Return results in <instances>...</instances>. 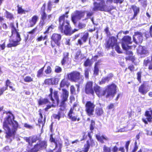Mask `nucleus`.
<instances>
[{
  "instance_id": "nucleus-1",
  "label": "nucleus",
  "mask_w": 152,
  "mask_h": 152,
  "mask_svg": "<svg viewBox=\"0 0 152 152\" xmlns=\"http://www.w3.org/2000/svg\"><path fill=\"white\" fill-rule=\"evenodd\" d=\"M5 113L9 114L4 118L2 128L5 131V138L9 139L15 137L19 125L18 122L15 120V117L10 111H6Z\"/></svg>"
},
{
  "instance_id": "nucleus-2",
  "label": "nucleus",
  "mask_w": 152,
  "mask_h": 152,
  "mask_svg": "<svg viewBox=\"0 0 152 152\" xmlns=\"http://www.w3.org/2000/svg\"><path fill=\"white\" fill-rule=\"evenodd\" d=\"M69 12V11L66 12L65 14L60 16L58 18L59 26L58 29L61 33L67 36H70L78 30L75 28L72 30L70 21L68 20H65V18H67L69 17L68 14Z\"/></svg>"
},
{
  "instance_id": "nucleus-3",
  "label": "nucleus",
  "mask_w": 152,
  "mask_h": 152,
  "mask_svg": "<svg viewBox=\"0 0 152 152\" xmlns=\"http://www.w3.org/2000/svg\"><path fill=\"white\" fill-rule=\"evenodd\" d=\"M117 86L114 83L107 85L106 88L104 90H102L101 87L98 85L94 86L93 88L94 95V92L99 97L105 96L106 98L111 96L113 97L116 93Z\"/></svg>"
},
{
  "instance_id": "nucleus-4",
  "label": "nucleus",
  "mask_w": 152,
  "mask_h": 152,
  "mask_svg": "<svg viewBox=\"0 0 152 152\" xmlns=\"http://www.w3.org/2000/svg\"><path fill=\"white\" fill-rule=\"evenodd\" d=\"M10 26L11 28V35L9 39L10 43L7 45V47L8 48L15 47L20 45L22 39L19 30L16 28L13 23H11Z\"/></svg>"
},
{
  "instance_id": "nucleus-5",
  "label": "nucleus",
  "mask_w": 152,
  "mask_h": 152,
  "mask_svg": "<svg viewBox=\"0 0 152 152\" xmlns=\"http://www.w3.org/2000/svg\"><path fill=\"white\" fill-rule=\"evenodd\" d=\"M50 93L48 95V97L50 98L52 102L51 105H47L45 109V111H47L48 109L52 107H54L58 105L59 99L58 94V91L55 90L53 92V89L52 88H50Z\"/></svg>"
},
{
  "instance_id": "nucleus-6",
  "label": "nucleus",
  "mask_w": 152,
  "mask_h": 152,
  "mask_svg": "<svg viewBox=\"0 0 152 152\" xmlns=\"http://www.w3.org/2000/svg\"><path fill=\"white\" fill-rule=\"evenodd\" d=\"M61 38V34L56 33L53 34L50 37V45L52 48L54 50L55 54H56L60 50Z\"/></svg>"
},
{
  "instance_id": "nucleus-7",
  "label": "nucleus",
  "mask_w": 152,
  "mask_h": 152,
  "mask_svg": "<svg viewBox=\"0 0 152 152\" xmlns=\"http://www.w3.org/2000/svg\"><path fill=\"white\" fill-rule=\"evenodd\" d=\"M62 93L61 95V102L60 106V110L61 111H64L65 110L66 104L65 102L68 100V98L69 95V93L66 89L63 88L62 89Z\"/></svg>"
},
{
  "instance_id": "nucleus-8",
  "label": "nucleus",
  "mask_w": 152,
  "mask_h": 152,
  "mask_svg": "<svg viewBox=\"0 0 152 152\" xmlns=\"http://www.w3.org/2000/svg\"><path fill=\"white\" fill-rule=\"evenodd\" d=\"M95 105L94 103L91 101L86 102L85 104V111L88 116H91L94 115V112Z\"/></svg>"
},
{
  "instance_id": "nucleus-9",
  "label": "nucleus",
  "mask_w": 152,
  "mask_h": 152,
  "mask_svg": "<svg viewBox=\"0 0 152 152\" xmlns=\"http://www.w3.org/2000/svg\"><path fill=\"white\" fill-rule=\"evenodd\" d=\"M69 80L72 82H76L81 78L80 73L76 71H73L67 75Z\"/></svg>"
},
{
  "instance_id": "nucleus-10",
  "label": "nucleus",
  "mask_w": 152,
  "mask_h": 152,
  "mask_svg": "<svg viewBox=\"0 0 152 152\" xmlns=\"http://www.w3.org/2000/svg\"><path fill=\"white\" fill-rule=\"evenodd\" d=\"M132 42L131 37L129 36H125L122 39V45L124 50L130 49L132 46L128 45L132 44Z\"/></svg>"
},
{
  "instance_id": "nucleus-11",
  "label": "nucleus",
  "mask_w": 152,
  "mask_h": 152,
  "mask_svg": "<svg viewBox=\"0 0 152 152\" xmlns=\"http://www.w3.org/2000/svg\"><path fill=\"white\" fill-rule=\"evenodd\" d=\"M117 41V39L115 37H110L108 39L106 40L104 44L105 48L107 49H109L110 48L113 49L114 45Z\"/></svg>"
},
{
  "instance_id": "nucleus-12",
  "label": "nucleus",
  "mask_w": 152,
  "mask_h": 152,
  "mask_svg": "<svg viewBox=\"0 0 152 152\" xmlns=\"http://www.w3.org/2000/svg\"><path fill=\"white\" fill-rule=\"evenodd\" d=\"M77 104L74 103L72 107H71L67 114L69 118L72 121H79L80 120V118L78 117L77 115L73 116V115L74 114V110L75 107L77 106Z\"/></svg>"
},
{
  "instance_id": "nucleus-13",
  "label": "nucleus",
  "mask_w": 152,
  "mask_h": 152,
  "mask_svg": "<svg viewBox=\"0 0 152 152\" xmlns=\"http://www.w3.org/2000/svg\"><path fill=\"white\" fill-rule=\"evenodd\" d=\"M85 13L86 11H76L75 12V15H72L71 17L72 21L74 24H76V19L80 20L81 18H84Z\"/></svg>"
},
{
  "instance_id": "nucleus-14",
  "label": "nucleus",
  "mask_w": 152,
  "mask_h": 152,
  "mask_svg": "<svg viewBox=\"0 0 152 152\" xmlns=\"http://www.w3.org/2000/svg\"><path fill=\"white\" fill-rule=\"evenodd\" d=\"M144 115L146 117V118H142V120L145 124H147L148 122H151L152 121V109L150 107L148 110L145 111Z\"/></svg>"
},
{
  "instance_id": "nucleus-15",
  "label": "nucleus",
  "mask_w": 152,
  "mask_h": 152,
  "mask_svg": "<svg viewBox=\"0 0 152 152\" xmlns=\"http://www.w3.org/2000/svg\"><path fill=\"white\" fill-rule=\"evenodd\" d=\"M85 92L87 94L94 95L93 82L91 81H87L85 85Z\"/></svg>"
},
{
  "instance_id": "nucleus-16",
  "label": "nucleus",
  "mask_w": 152,
  "mask_h": 152,
  "mask_svg": "<svg viewBox=\"0 0 152 152\" xmlns=\"http://www.w3.org/2000/svg\"><path fill=\"white\" fill-rule=\"evenodd\" d=\"M134 42L137 44L141 43L143 40V34L142 33L137 31L134 33L133 37Z\"/></svg>"
},
{
  "instance_id": "nucleus-17",
  "label": "nucleus",
  "mask_w": 152,
  "mask_h": 152,
  "mask_svg": "<svg viewBox=\"0 0 152 152\" xmlns=\"http://www.w3.org/2000/svg\"><path fill=\"white\" fill-rule=\"evenodd\" d=\"M49 140L50 142H54L55 143V148L58 147V149L56 152H61V148L62 146V142H59L58 140H56L55 138L53 137V135L52 134L50 135Z\"/></svg>"
},
{
  "instance_id": "nucleus-18",
  "label": "nucleus",
  "mask_w": 152,
  "mask_h": 152,
  "mask_svg": "<svg viewBox=\"0 0 152 152\" xmlns=\"http://www.w3.org/2000/svg\"><path fill=\"white\" fill-rule=\"evenodd\" d=\"M95 124V121L93 119L91 120L89 126L90 130L91 132H88V137L89 139L87 140H88V141L93 142H95L94 140L92 138V137L91 134L93 133V130L94 129Z\"/></svg>"
},
{
  "instance_id": "nucleus-19",
  "label": "nucleus",
  "mask_w": 152,
  "mask_h": 152,
  "mask_svg": "<svg viewBox=\"0 0 152 152\" xmlns=\"http://www.w3.org/2000/svg\"><path fill=\"white\" fill-rule=\"evenodd\" d=\"M128 50H126L124 54L128 56L125 58V60L126 61L130 60L132 62L134 63L135 60V58L134 56H133V53L132 51Z\"/></svg>"
},
{
  "instance_id": "nucleus-20",
  "label": "nucleus",
  "mask_w": 152,
  "mask_h": 152,
  "mask_svg": "<svg viewBox=\"0 0 152 152\" xmlns=\"http://www.w3.org/2000/svg\"><path fill=\"white\" fill-rule=\"evenodd\" d=\"M46 5L45 3L43 4L40 11V19L41 20L43 21H45L47 18V15L45 12Z\"/></svg>"
},
{
  "instance_id": "nucleus-21",
  "label": "nucleus",
  "mask_w": 152,
  "mask_h": 152,
  "mask_svg": "<svg viewBox=\"0 0 152 152\" xmlns=\"http://www.w3.org/2000/svg\"><path fill=\"white\" fill-rule=\"evenodd\" d=\"M131 7L134 12V13L132 17L130 18L129 17L128 18L130 20H132L135 18V17L137 16L138 14L139 13L140 11V9L139 7H137L135 5H132Z\"/></svg>"
},
{
  "instance_id": "nucleus-22",
  "label": "nucleus",
  "mask_w": 152,
  "mask_h": 152,
  "mask_svg": "<svg viewBox=\"0 0 152 152\" xmlns=\"http://www.w3.org/2000/svg\"><path fill=\"white\" fill-rule=\"evenodd\" d=\"M39 19V17L38 15H34L29 20V27H32L34 26L36 24Z\"/></svg>"
},
{
  "instance_id": "nucleus-23",
  "label": "nucleus",
  "mask_w": 152,
  "mask_h": 152,
  "mask_svg": "<svg viewBox=\"0 0 152 152\" xmlns=\"http://www.w3.org/2000/svg\"><path fill=\"white\" fill-rule=\"evenodd\" d=\"M137 52L138 54L146 55L148 53V51L145 46L139 45L137 50Z\"/></svg>"
},
{
  "instance_id": "nucleus-24",
  "label": "nucleus",
  "mask_w": 152,
  "mask_h": 152,
  "mask_svg": "<svg viewBox=\"0 0 152 152\" xmlns=\"http://www.w3.org/2000/svg\"><path fill=\"white\" fill-rule=\"evenodd\" d=\"M95 145V143L88 141L87 140L86 143L84 145L83 151L84 152H88L90 147H93Z\"/></svg>"
},
{
  "instance_id": "nucleus-25",
  "label": "nucleus",
  "mask_w": 152,
  "mask_h": 152,
  "mask_svg": "<svg viewBox=\"0 0 152 152\" xmlns=\"http://www.w3.org/2000/svg\"><path fill=\"white\" fill-rule=\"evenodd\" d=\"M113 76V74H109L108 76L102 78L101 80L99 82V84L102 85L105 83L106 82L108 83L109 80L112 79Z\"/></svg>"
},
{
  "instance_id": "nucleus-26",
  "label": "nucleus",
  "mask_w": 152,
  "mask_h": 152,
  "mask_svg": "<svg viewBox=\"0 0 152 152\" xmlns=\"http://www.w3.org/2000/svg\"><path fill=\"white\" fill-rule=\"evenodd\" d=\"M148 91L144 83L141 84L138 88V92L142 95H145Z\"/></svg>"
},
{
  "instance_id": "nucleus-27",
  "label": "nucleus",
  "mask_w": 152,
  "mask_h": 152,
  "mask_svg": "<svg viewBox=\"0 0 152 152\" xmlns=\"http://www.w3.org/2000/svg\"><path fill=\"white\" fill-rule=\"evenodd\" d=\"M69 53L68 52H65L63 53V57L61 61L62 65L64 66L68 61Z\"/></svg>"
},
{
  "instance_id": "nucleus-28",
  "label": "nucleus",
  "mask_w": 152,
  "mask_h": 152,
  "mask_svg": "<svg viewBox=\"0 0 152 152\" xmlns=\"http://www.w3.org/2000/svg\"><path fill=\"white\" fill-rule=\"evenodd\" d=\"M95 136L98 141L102 143H104V141H107L109 140V139L107 137H104L103 135L100 136L96 134Z\"/></svg>"
},
{
  "instance_id": "nucleus-29",
  "label": "nucleus",
  "mask_w": 152,
  "mask_h": 152,
  "mask_svg": "<svg viewBox=\"0 0 152 152\" xmlns=\"http://www.w3.org/2000/svg\"><path fill=\"white\" fill-rule=\"evenodd\" d=\"M143 65L145 66H148V69L152 70V61L148 59L144 60L143 61Z\"/></svg>"
},
{
  "instance_id": "nucleus-30",
  "label": "nucleus",
  "mask_w": 152,
  "mask_h": 152,
  "mask_svg": "<svg viewBox=\"0 0 152 152\" xmlns=\"http://www.w3.org/2000/svg\"><path fill=\"white\" fill-rule=\"evenodd\" d=\"M104 111L102 108L100 107H96L95 110V114L97 116H102L103 114Z\"/></svg>"
},
{
  "instance_id": "nucleus-31",
  "label": "nucleus",
  "mask_w": 152,
  "mask_h": 152,
  "mask_svg": "<svg viewBox=\"0 0 152 152\" xmlns=\"http://www.w3.org/2000/svg\"><path fill=\"white\" fill-rule=\"evenodd\" d=\"M70 85L69 82L65 79H62L60 84V86L61 88H63L65 86L68 87Z\"/></svg>"
},
{
  "instance_id": "nucleus-32",
  "label": "nucleus",
  "mask_w": 152,
  "mask_h": 152,
  "mask_svg": "<svg viewBox=\"0 0 152 152\" xmlns=\"http://www.w3.org/2000/svg\"><path fill=\"white\" fill-rule=\"evenodd\" d=\"M38 104L39 105H41L45 104H46L49 103L50 102L47 98L43 99H39L38 101Z\"/></svg>"
},
{
  "instance_id": "nucleus-33",
  "label": "nucleus",
  "mask_w": 152,
  "mask_h": 152,
  "mask_svg": "<svg viewBox=\"0 0 152 152\" xmlns=\"http://www.w3.org/2000/svg\"><path fill=\"white\" fill-rule=\"evenodd\" d=\"M45 64L44 66L39 69L37 71V76L38 78H39L42 77L44 74V70Z\"/></svg>"
},
{
  "instance_id": "nucleus-34",
  "label": "nucleus",
  "mask_w": 152,
  "mask_h": 152,
  "mask_svg": "<svg viewBox=\"0 0 152 152\" xmlns=\"http://www.w3.org/2000/svg\"><path fill=\"white\" fill-rule=\"evenodd\" d=\"M83 34L81 36L82 39L86 42L89 37V34L87 31H85L82 33Z\"/></svg>"
},
{
  "instance_id": "nucleus-35",
  "label": "nucleus",
  "mask_w": 152,
  "mask_h": 152,
  "mask_svg": "<svg viewBox=\"0 0 152 152\" xmlns=\"http://www.w3.org/2000/svg\"><path fill=\"white\" fill-rule=\"evenodd\" d=\"M121 151V152H125L124 147H120L118 148L117 145H115L113 146L112 149L113 152H117L118 150Z\"/></svg>"
},
{
  "instance_id": "nucleus-36",
  "label": "nucleus",
  "mask_w": 152,
  "mask_h": 152,
  "mask_svg": "<svg viewBox=\"0 0 152 152\" xmlns=\"http://www.w3.org/2000/svg\"><path fill=\"white\" fill-rule=\"evenodd\" d=\"M56 27L53 24H51L48 27L46 30L43 32L44 34H48L50 32L52 31Z\"/></svg>"
},
{
  "instance_id": "nucleus-37",
  "label": "nucleus",
  "mask_w": 152,
  "mask_h": 152,
  "mask_svg": "<svg viewBox=\"0 0 152 152\" xmlns=\"http://www.w3.org/2000/svg\"><path fill=\"white\" fill-rule=\"evenodd\" d=\"M11 82L10 80L9 79H7L5 81V87L8 89V87H9V88L12 89V90L13 91H15V88H13V86H10L11 84Z\"/></svg>"
},
{
  "instance_id": "nucleus-38",
  "label": "nucleus",
  "mask_w": 152,
  "mask_h": 152,
  "mask_svg": "<svg viewBox=\"0 0 152 152\" xmlns=\"http://www.w3.org/2000/svg\"><path fill=\"white\" fill-rule=\"evenodd\" d=\"M5 17L7 19H8L10 20H12L14 19V17L13 14L8 11L7 10H6L5 12Z\"/></svg>"
},
{
  "instance_id": "nucleus-39",
  "label": "nucleus",
  "mask_w": 152,
  "mask_h": 152,
  "mask_svg": "<svg viewBox=\"0 0 152 152\" xmlns=\"http://www.w3.org/2000/svg\"><path fill=\"white\" fill-rule=\"evenodd\" d=\"M46 120V117L45 116L44 118L43 119V118H39L38 119V124L40 126L41 125H42V128H43L45 124Z\"/></svg>"
},
{
  "instance_id": "nucleus-40",
  "label": "nucleus",
  "mask_w": 152,
  "mask_h": 152,
  "mask_svg": "<svg viewBox=\"0 0 152 152\" xmlns=\"http://www.w3.org/2000/svg\"><path fill=\"white\" fill-rule=\"evenodd\" d=\"M81 56V51L80 50H79L76 52L74 56V58L76 61H78Z\"/></svg>"
},
{
  "instance_id": "nucleus-41",
  "label": "nucleus",
  "mask_w": 152,
  "mask_h": 152,
  "mask_svg": "<svg viewBox=\"0 0 152 152\" xmlns=\"http://www.w3.org/2000/svg\"><path fill=\"white\" fill-rule=\"evenodd\" d=\"M45 73L46 75H50L52 72V70L50 66H48L45 70Z\"/></svg>"
},
{
  "instance_id": "nucleus-42",
  "label": "nucleus",
  "mask_w": 152,
  "mask_h": 152,
  "mask_svg": "<svg viewBox=\"0 0 152 152\" xmlns=\"http://www.w3.org/2000/svg\"><path fill=\"white\" fill-rule=\"evenodd\" d=\"M48 36L47 35H45L44 37H43L42 35L38 37L36 39V41L37 42H40L42 40H44L45 39H47Z\"/></svg>"
},
{
  "instance_id": "nucleus-43",
  "label": "nucleus",
  "mask_w": 152,
  "mask_h": 152,
  "mask_svg": "<svg viewBox=\"0 0 152 152\" xmlns=\"http://www.w3.org/2000/svg\"><path fill=\"white\" fill-rule=\"evenodd\" d=\"M114 47H115V50L118 53H122L120 50V48L119 45V44L118 42L117 41L115 43Z\"/></svg>"
},
{
  "instance_id": "nucleus-44",
  "label": "nucleus",
  "mask_w": 152,
  "mask_h": 152,
  "mask_svg": "<svg viewBox=\"0 0 152 152\" xmlns=\"http://www.w3.org/2000/svg\"><path fill=\"white\" fill-rule=\"evenodd\" d=\"M59 111H58L57 114H54L53 115V117L55 119H58V120H59L61 118V113L63 110L61 111L59 109Z\"/></svg>"
},
{
  "instance_id": "nucleus-45",
  "label": "nucleus",
  "mask_w": 152,
  "mask_h": 152,
  "mask_svg": "<svg viewBox=\"0 0 152 152\" xmlns=\"http://www.w3.org/2000/svg\"><path fill=\"white\" fill-rule=\"evenodd\" d=\"M92 64V63L91 62L89 58H87L84 61L83 65L85 66H90Z\"/></svg>"
},
{
  "instance_id": "nucleus-46",
  "label": "nucleus",
  "mask_w": 152,
  "mask_h": 152,
  "mask_svg": "<svg viewBox=\"0 0 152 152\" xmlns=\"http://www.w3.org/2000/svg\"><path fill=\"white\" fill-rule=\"evenodd\" d=\"M102 152H111V148L105 145L103 146Z\"/></svg>"
},
{
  "instance_id": "nucleus-47",
  "label": "nucleus",
  "mask_w": 152,
  "mask_h": 152,
  "mask_svg": "<svg viewBox=\"0 0 152 152\" xmlns=\"http://www.w3.org/2000/svg\"><path fill=\"white\" fill-rule=\"evenodd\" d=\"M18 7L17 12L18 14H25V11L23 10L21 7H20L18 5L17 6Z\"/></svg>"
},
{
  "instance_id": "nucleus-48",
  "label": "nucleus",
  "mask_w": 152,
  "mask_h": 152,
  "mask_svg": "<svg viewBox=\"0 0 152 152\" xmlns=\"http://www.w3.org/2000/svg\"><path fill=\"white\" fill-rule=\"evenodd\" d=\"M86 42L84 41V40L82 39V38L80 37L78 39L77 42L76 43V45H79L80 46L83 45V43H85Z\"/></svg>"
},
{
  "instance_id": "nucleus-49",
  "label": "nucleus",
  "mask_w": 152,
  "mask_h": 152,
  "mask_svg": "<svg viewBox=\"0 0 152 152\" xmlns=\"http://www.w3.org/2000/svg\"><path fill=\"white\" fill-rule=\"evenodd\" d=\"M52 2L50 1H49L48 3L47 11L50 12L51 10L52 6Z\"/></svg>"
},
{
  "instance_id": "nucleus-50",
  "label": "nucleus",
  "mask_w": 152,
  "mask_h": 152,
  "mask_svg": "<svg viewBox=\"0 0 152 152\" xmlns=\"http://www.w3.org/2000/svg\"><path fill=\"white\" fill-rule=\"evenodd\" d=\"M52 85H56L58 84V80L57 78L55 77H52L50 78Z\"/></svg>"
},
{
  "instance_id": "nucleus-51",
  "label": "nucleus",
  "mask_w": 152,
  "mask_h": 152,
  "mask_svg": "<svg viewBox=\"0 0 152 152\" xmlns=\"http://www.w3.org/2000/svg\"><path fill=\"white\" fill-rule=\"evenodd\" d=\"M142 72L140 71L137 72V79L140 83L141 82V78L142 77Z\"/></svg>"
},
{
  "instance_id": "nucleus-52",
  "label": "nucleus",
  "mask_w": 152,
  "mask_h": 152,
  "mask_svg": "<svg viewBox=\"0 0 152 152\" xmlns=\"http://www.w3.org/2000/svg\"><path fill=\"white\" fill-rule=\"evenodd\" d=\"M25 82L27 83L31 82L33 81V79L30 76H26L24 79Z\"/></svg>"
},
{
  "instance_id": "nucleus-53",
  "label": "nucleus",
  "mask_w": 152,
  "mask_h": 152,
  "mask_svg": "<svg viewBox=\"0 0 152 152\" xmlns=\"http://www.w3.org/2000/svg\"><path fill=\"white\" fill-rule=\"evenodd\" d=\"M62 70V69L61 67L56 66L55 69V72L56 73H59L61 72Z\"/></svg>"
},
{
  "instance_id": "nucleus-54",
  "label": "nucleus",
  "mask_w": 152,
  "mask_h": 152,
  "mask_svg": "<svg viewBox=\"0 0 152 152\" xmlns=\"http://www.w3.org/2000/svg\"><path fill=\"white\" fill-rule=\"evenodd\" d=\"M142 6L144 8H145L147 5V0H142L140 2Z\"/></svg>"
},
{
  "instance_id": "nucleus-55",
  "label": "nucleus",
  "mask_w": 152,
  "mask_h": 152,
  "mask_svg": "<svg viewBox=\"0 0 152 152\" xmlns=\"http://www.w3.org/2000/svg\"><path fill=\"white\" fill-rule=\"evenodd\" d=\"M99 67H94V74L95 75H99Z\"/></svg>"
},
{
  "instance_id": "nucleus-56",
  "label": "nucleus",
  "mask_w": 152,
  "mask_h": 152,
  "mask_svg": "<svg viewBox=\"0 0 152 152\" xmlns=\"http://www.w3.org/2000/svg\"><path fill=\"white\" fill-rule=\"evenodd\" d=\"M70 93L71 94H75V87L74 86L72 85L70 88Z\"/></svg>"
},
{
  "instance_id": "nucleus-57",
  "label": "nucleus",
  "mask_w": 152,
  "mask_h": 152,
  "mask_svg": "<svg viewBox=\"0 0 152 152\" xmlns=\"http://www.w3.org/2000/svg\"><path fill=\"white\" fill-rule=\"evenodd\" d=\"M44 83L45 84L48 85H52L50 78H48L45 79L44 80Z\"/></svg>"
},
{
  "instance_id": "nucleus-58",
  "label": "nucleus",
  "mask_w": 152,
  "mask_h": 152,
  "mask_svg": "<svg viewBox=\"0 0 152 152\" xmlns=\"http://www.w3.org/2000/svg\"><path fill=\"white\" fill-rule=\"evenodd\" d=\"M6 87H3L0 88V96L3 94L4 92L6 90H7Z\"/></svg>"
},
{
  "instance_id": "nucleus-59",
  "label": "nucleus",
  "mask_w": 152,
  "mask_h": 152,
  "mask_svg": "<svg viewBox=\"0 0 152 152\" xmlns=\"http://www.w3.org/2000/svg\"><path fill=\"white\" fill-rule=\"evenodd\" d=\"M138 148V146L137 145V142L136 141L134 142V145L132 151L131 152H135Z\"/></svg>"
},
{
  "instance_id": "nucleus-60",
  "label": "nucleus",
  "mask_w": 152,
  "mask_h": 152,
  "mask_svg": "<svg viewBox=\"0 0 152 152\" xmlns=\"http://www.w3.org/2000/svg\"><path fill=\"white\" fill-rule=\"evenodd\" d=\"M130 142V140H128L126 142L125 147L127 152H128L129 150V146Z\"/></svg>"
},
{
  "instance_id": "nucleus-61",
  "label": "nucleus",
  "mask_w": 152,
  "mask_h": 152,
  "mask_svg": "<svg viewBox=\"0 0 152 152\" xmlns=\"http://www.w3.org/2000/svg\"><path fill=\"white\" fill-rule=\"evenodd\" d=\"M37 27H36L32 29L30 31L28 32V33L30 34H34L35 33L36 31L37 30Z\"/></svg>"
},
{
  "instance_id": "nucleus-62",
  "label": "nucleus",
  "mask_w": 152,
  "mask_h": 152,
  "mask_svg": "<svg viewBox=\"0 0 152 152\" xmlns=\"http://www.w3.org/2000/svg\"><path fill=\"white\" fill-rule=\"evenodd\" d=\"M84 75L86 78H88L89 77V71L88 69H86L85 70Z\"/></svg>"
},
{
  "instance_id": "nucleus-63",
  "label": "nucleus",
  "mask_w": 152,
  "mask_h": 152,
  "mask_svg": "<svg viewBox=\"0 0 152 152\" xmlns=\"http://www.w3.org/2000/svg\"><path fill=\"white\" fill-rule=\"evenodd\" d=\"M128 68L129 69L131 72L134 71V66L133 64H131L129 65L128 67Z\"/></svg>"
},
{
  "instance_id": "nucleus-64",
  "label": "nucleus",
  "mask_w": 152,
  "mask_h": 152,
  "mask_svg": "<svg viewBox=\"0 0 152 152\" xmlns=\"http://www.w3.org/2000/svg\"><path fill=\"white\" fill-rule=\"evenodd\" d=\"M114 105L113 104L111 103L107 107V108L108 110H111L114 107Z\"/></svg>"
}]
</instances>
